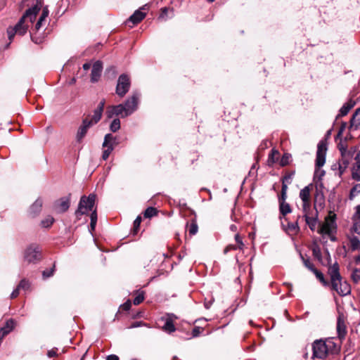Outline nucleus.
<instances>
[{"label":"nucleus","mask_w":360,"mask_h":360,"mask_svg":"<svg viewBox=\"0 0 360 360\" xmlns=\"http://www.w3.org/2000/svg\"><path fill=\"white\" fill-rule=\"evenodd\" d=\"M53 221L54 219L51 216H48L46 219L41 221V224L43 227L48 228L53 224Z\"/></svg>","instance_id":"2f4dec72"},{"label":"nucleus","mask_w":360,"mask_h":360,"mask_svg":"<svg viewBox=\"0 0 360 360\" xmlns=\"http://www.w3.org/2000/svg\"><path fill=\"white\" fill-rule=\"evenodd\" d=\"M293 176H294V173H288L284 176L282 181L290 184L292 181Z\"/></svg>","instance_id":"37998d69"},{"label":"nucleus","mask_w":360,"mask_h":360,"mask_svg":"<svg viewBox=\"0 0 360 360\" xmlns=\"http://www.w3.org/2000/svg\"><path fill=\"white\" fill-rule=\"evenodd\" d=\"M214 302V299H211L209 301H207L205 300V302H204V306L206 309H210V307H211V305Z\"/></svg>","instance_id":"052dcab7"},{"label":"nucleus","mask_w":360,"mask_h":360,"mask_svg":"<svg viewBox=\"0 0 360 360\" xmlns=\"http://www.w3.org/2000/svg\"><path fill=\"white\" fill-rule=\"evenodd\" d=\"M279 210L281 214L283 216L291 212V208L288 203L285 202H279Z\"/></svg>","instance_id":"a878e982"},{"label":"nucleus","mask_w":360,"mask_h":360,"mask_svg":"<svg viewBox=\"0 0 360 360\" xmlns=\"http://www.w3.org/2000/svg\"><path fill=\"white\" fill-rule=\"evenodd\" d=\"M106 149H105L103 152L102 158L105 160L108 158L110 154L113 150V148L112 145L109 146L108 147H105Z\"/></svg>","instance_id":"f704fd0d"},{"label":"nucleus","mask_w":360,"mask_h":360,"mask_svg":"<svg viewBox=\"0 0 360 360\" xmlns=\"http://www.w3.org/2000/svg\"><path fill=\"white\" fill-rule=\"evenodd\" d=\"M41 259V250L38 245L31 244L25 250L24 259L28 263H36Z\"/></svg>","instance_id":"6e6552de"},{"label":"nucleus","mask_w":360,"mask_h":360,"mask_svg":"<svg viewBox=\"0 0 360 360\" xmlns=\"http://www.w3.org/2000/svg\"><path fill=\"white\" fill-rule=\"evenodd\" d=\"M346 169L347 168H344V165L339 164V172L340 176L345 172Z\"/></svg>","instance_id":"774afa93"},{"label":"nucleus","mask_w":360,"mask_h":360,"mask_svg":"<svg viewBox=\"0 0 360 360\" xmlns=\"http://www.w3.org/2000/svg\"><path fill=\"white\" fill-rule=\"evenodd\" d=\"M352 217L355 219H360V205L355 207V212Z\"/></svg>","instance_id":"8fccbe9b"},{"label":"nucleus","mask_w":360,"mask_h":360,"mask_svg":"<svg viewBox=\"0 0 360 360\" xmlns=\"http://www.w3.org/2000/svg\"><path fill=\"white\" fill-rule=\"evenodd\" d=\"M116 139L111 134H107L105 136L103 147H108L112 145V148L117 144Z\"/></svg>","instance_id":"b1692460"},{"label":"nucleus","mask_w":360,"mask_h":360,"mask_svg":"<svg viewBox=\"0 0 360 360\" xmlns=\"http://www.w3.org/2000/svg\"><path fill=\"white\" fill-rule=\"evenodd\" d=\"M353 225L351 227V233H356L360 235V219H355L352 217Z\"/></svg>","instance_id":"393cba45"},{"label":"nucleus","mask_w":360,"mask_h":360,"mask_svg":"<svg viewBox=\"0 0 360 360\" xmlns=\"http://www.w3.org/2000/svg\"><path fill=\"white\" fill-rule=\"evenodd\" d=\"M131 306V303L130 300L127 301L122 306V309L124 310H129Z\"/></svg>","instance_id":"4d7b16f0"},{"label":"nucleus","mask_w":360,"mask_h":360,"mask_svg":"<svg viewBox=\"0 0 360 360\" xmlns=\"http://www.w3.org/2000/svg\"><path fill=\"white\" fill-rule=\"evenodd\" d=\"M347 239L349 243V248L352 251L360 250V240L353 233L347 236Z\"/></svg>","instance_id":"5701e85b"},{"label":"nucleus","mask_w":360,"mask_h":360,"mask_svg":"<svg viewBox=\"0 0 360 360\" xmlns=\"http://www.w3.org/2000/svg\"><path fill=\"white\" fill-rule=\"evenodd\" d=\"M105 100H102L98 105L97 108L94 110V115H88L86 117L89 118V122L91 123V125L93 126L100 121L103 112Z\"/></svg>","instance_id":"ddd939ff"},{"label":"nucleus","mask_w":360,"mask_h":360,"mask_svg":"<svg viewBox=\"0 0 360 360\" xmlns=\"http://www.w3.org/2000/svg\"><path fill=\"white\" fill-rule=\"evenodd\" d=\"M141 222V217H137V218L134 221V229L135 231H136L137 229H139Z\"/></svg>","instance_id":"a18cd8bd"},{"label":"nucleus","mask_w":360,"mask_h":360,"mask_svg":"<svg viewBox=\"0 0 360 360\" xmlns=\"http://www.w3.org/2000/svg\"><path fill=\"white\" fill-rule=\"evenodd\" d=\"M342 158H348L352 156V153L348 150H344L341 153Z\"/></svg>","instance_id":"de8ad7c7"},{"label":"nucleus","mask_w":360,"mask_h":360,"mask_svg":"<svg viewBox=\"0 0 360 360\" xmlns=\"http://www.w3.org/2000/svg\"><path fill=\"white\" fill-rule=\"evenodd\" d=\"M156 214H157L156 209L154 207H148L144 212V217L146 218H150Z\"/></svg>","instance_id":"473e14b6"},{"label":"nucleus","mask_w":360,"mask_h":360,"mask_svg":"<svg viewBox=\"0 0 360 360\" xmlns=\"http://www.w3.org/2000/svg\"><path fill=\"white\" fill-rule=\"evenodd\" d=\"M176 317L174 314H169L165 319V323L162 327L164 331L171 333L176 330V328L174 325L173 321L174 319Z\"/></svg>","instance_id":"6ab92c4d"},{"label":"nucleus","mask_w":360,"mask_h":360,"mask_svg":"<svg viewBox=\"0 0 360 360\" xmlns=\"http://www.w3.org/2000/svg\"><path fill=\"white\" fill-rule=\"evenodd\" d=\"M110 129L112 132H116L120 129V120L118 118H115L112 120L110 124Z\"/></svg>","instance_id":"c756f323"},{"label":"nucleus","mask_w":360,"mask_h":360,"mask_svg":"<svg viewBox=\"0 0 360 360\" xmlns=\"http://www.w3.org/2000/svg\"><path fill=\"white\" fill-rule=\"evenodd\" d=\"M359 113H360V108H357L355 110L354 113L353 114L352 117V119L350 120L351 126L360 124V122H356V117H357V115Z\"/></svg>","instance_id":"c9c22d12"},{"label":"nucleus","mask_w":360,"mask_h":360,"mask_svg":"<svg viewBox=\"0 0 360 360\" xmlns=\"http://www.w3.org/2000/svg\"><path fill=\"white\" fill-rule=\"evenodd\" d=\"M288 162H289V156L287 155H283L281 159V165H283V166L286 165L288 164Z\"/></svg>","instance_id":"3c124183"},{"label":"nucleus","mask_w":360,"mask_h":360,"mask_svg":"<svg viewBox=\"0 0 360 360\" xmlns=\"http://www.w3.org/2000/svg\"><path fill=\"white\" fill-rule=\"evenodd\" d=\"M90 218H91V222L97 223V213H96V210L91 212Z\"/></svg>","instance_id":"864d4df0"},{"label":"nucleus","mask_w":360,"mask_h":360,"mask_svg":"<svg viewBox=\"0 0 360 360\" xmlns=\"http://www.w3.org/2000/svg\"><path fill=\"white\" fill-rule=\"evenodd\" d=\"M96 200V195L90 194L88 197L82 196L80 199L78 208L75 212L77 217L85 214L88 211H91Z\"/></svg>","instance_id":"0eeeda50"},{"label":"nucleus","mask_w":360,"mask_h":360,"mask_svg":"<svg viewBox=\"0 0 360 360\" xmlns=\"http://www.w3.org/2000/svg\"><path fill=\"white\" fill-rule=\"evenodd\" d=\"M27 1H32V6L25 11L15 27H8L7 30L10 41L12 40L15 34L24 35L26 33L29 27V22L32 23L35 20L36 16L40 11L43 4V0H27Z\"/></svg>","instance_id":"f257e3e1"},{"label":"nucleus","mask_w":360,"mask_h":360,"mask_svg":"<svg viewBox=\"0 0 360 360\" xmlns=\"http://www.w3.org/2000/svg\"><path fill=\"white\" fill-rule=\"evenodd\" d=\"M19 290L20 289L17 287L11 293V297L15 298L19 295Z\"/></svg>","instance_id":"e2e57ef3"},{"label":"nucleus","mask_w":360,"mask_h":360,"mask_svg":"<svg viewBox=\"0 0 360 360\" xmlns=\"http://www.w3.org/2000/svg\"><path fill=\"white\" fill-rule=\"evenodd\" d=\"M42 205V200L40 198L37 199L35 202L30 207V216L32 217H35L36 216H37L41 210Z\"/></svg>","instance_id":"a211bd4d"},{"label":"nucleus","mask_w":360,"mask_h":360,"mask_svg":"<svg viewBox=\"0 0 360 360\" xmlns=\"http://www.w3.org/2000/svg\"><path fill=\"white\" fill-rule=\"evenodd\" d=\"M235 239H236V243H238L237 246L238 247V249L243 250L244 244L243 243L241 238L240 237V236L238 234H236L235 236Z\"/></svg>","instance_id":"c03bdc74"},{"label":"nucleus","mask_w":360,"mask_h":360,"mask_svg":"<svg viewBox=\"0 0 360 360\" xmlns=\"http://www.w3.org/2000/svg\"><path fill=\"white\" fill-rule=\"evenodd\" d=\"M140 96L138 91H134L123 104L108 106L106 110L107 117L112 118L116 115L123 118L131 115L138 109Z\"/></svg>","instance_id":"f03ea898"},{"label":"nucleus","mask_w":360,"mask_h":360,"mask_svg":"<svg viewBox=\"0 0 360 360\" xmlns=\"http://www.w3.org/2000/svg\"><path fill=\"white\" fill-rule=\"evenodd\" d=\"M337 229L336 214L330 212L325 218L324 222L321 225L318 233L322 235H328L332 241H335L336 238L333 236Z\"/></svg>","instance_id":"39448f33"},{"label":"nucleus","mask_w":360,"mask_h":360,"mask_svg":"<svg viewBox=\"0 0 360 360\" xmlns=\"http://www.w3.org/2000/svg\"><path fill=\"white\" fill-rule=\"evenodd\" d=\"M360 193V184H355L350 190L349 200H353L354 197Z\"/></svg>","instance_id":"c85d7f7f"},{"label":"nucleus","mask_w":360,"mask_h":360,"mask_svg":"<svg viewBox=\"0 0 360 360\" xmlns=\"http://www.w3.org/2000/svg\"><path fill=\"white\" fill-rule=\"evenodd\" d=\"M303 217L306 221V224L309 226L311 231H315L318 222V212L316 210L314 213L313 210L302 211Z\"/></svg>","instance_id":"f8f14e48"},{"label":"nucleus","mask_w":360,"mask_h":360,"mask_svg":"<svg viewBox=\"0 0 360 360\" xmlns=\"http://www.w3.org/2000/svg\"><path fill=\"white\" fill-rule=\"evenodd\" d=\"M286 230L288 233H297L300 231V227L297 221L288 223Z\"/></svg>","instance_id":"cd10ccee"},{"label":"nucleus","mask_w":360,"mask_h":360,"mask_svg":"<svg viewBox=\"0 0 360 360\" xmlns=\"http://www.w3.org/2000/svg\"><path fill=\"white\" fill-rule=\"evenodd\" d=\"M314 274H315L317 279L323 284L324 286H330V283H329L327 280L325 279L323 274L318 271L317 269L314 270Z\"/></svg>","instance_id":"bb28decb"},{"label":"nucleus","mask_w":360,"mask_h":360,"mask_svg":"<svg viewBox=\"0 0 360 360\" xmlns=\"http://www.w3.org/2000/svg\"><path fill=\"white\" fill-rule=\"evenodd\" d=\"M15 323L13 319L6 321L5 326L0 328V340L7 335L14 328Z\"/></svg>","instance_id":"412c9836"},{"label":"nucleus","mask_w":360,"mask_h":360,"mask_svg":"<svg viewBox=\"0 0 360 360\" xmlns=\"http://www.w3.org/2000/svg\"><path fill=\"white\" fill-rule=\"evenodd\" d=\"M355 104H356L355 101H354L352 99H349L340 109L339 113L337 115L336 118L347 115L348 114V112H349V110L355 105Z\"/></svg>","instance_id":"4be33fe9"},{"label":"nucleus","mask_w":360,"mask_h":360,"mask_svg":"<svg viewBox=\"0 0 360 360\" xmlns=\"http://www.w3.org/2000/svg\"><path fill=\"white\" fill-rule=\"evenodd\" d=\"M91 126L92 125H91V123L89 122L88 117H86L82 120V124L79 127L76 136L77 141L80 142L82 140V139L85 136L89 128H90Z\"/></svg>","instance_id":"dca6fc26"},{"label":"nucleus","mask_w":360,"mask_h":360,"mask_svg":"<svg viewBox=\"0 0 360 360\" xmlns=\"http://www.w3.org/2000/svg\"><path fill=\"white\" fill-rule=\"evenodd\" d=\"M103 70V64L100 60L95 62L92 66L91 81L96 82L101 77Z\"/></svg>","instance_id":"f3484780"},{"label":"nucleus","mask_w":360,"mask_h":360,"mask_svg":"<svg viewBox=\"0 0 360 360\" xmlns=\"http://www.w3.org/2000/svg\"><path fill=\"white\" fill-rule=\"evenodd\" d=\"M349 159L350 158H342L339 164L344 165V168H347L349 162Z\"/></svg>","instance_id":"09e8293b"},{"label":"nucleus","mask_w":360,"mask_h":360,"mask_svg":"<svg viewBox=\"0 0 360 360\" xmlns=\"http://www.w3.org/2000/svg\"><path fill=\"white\" fill-rule=\"evenodd\" d=\"M70 203V196L61 198L54 202V210L58 213L65 212L69 209Z\"/></svg>","instance_id":"4468645a"},{"label":"nucleus","mask_w":360,"mask_h":360,"mask_svg":"<svg viewBox=\"0 0 360 360\" xmlns=\"http://www.w3.org/2000/svg\"><path fill=\"white\" fill-rule=\"evenodd\" d=\"M337 332L340 338H345L347 333V328L342 316H339L337 321Z\"/></svg>","instance_id":"aec40b11"},{"label":"nucleus","mask_w":360,"mask_h":360,"mask_svg":"<svg viewBox=\"0 0 360 360\" xmlns=\"http://www.w3.org/2000/svg\"><path fill=\"white\" fill-rule=\"evenodd\" d=\"M351 278L354 283H357L360 281V269H354L352 271Z\"/></svg>","instance_id":"72a5a7b5"},{"label":"nucleus","mask_w":360,"mask_h":360,"mask_svg":"<svg viewBox=\"0 0 360 360\" xmlns=\"http://www.w3.org/2000/svg\"><path fill=\"white\" fill-rule=\"evenodd\" d=\"M288 184L285 182L282 181V188H281V192H287L288 190Z\"/></svg>","instance_id":"338daca9"},{"label":"nucleus","mask_w":360,"mask_h":360,"mask_svg":"<svg viewBox=\"0 0 360 360\" xmlns=\"http://www.w3.org/2000/svg\"><path fill=\"white\" fill-rule=\"evenodd\" d=\"M57 350H58L57 348H53V349L49 350L47 353L48 356L51 358V357L56 356Z\"/></svg>","instance_id":"5fc2aeb1"},{"label":"nucleus","mask_w":360,"mask_h":360,"mask_svg":"<svg viewBox=\"0 0 360 360\" xmlns=\"http://www.w3.org/2000/svg\"><path fill=\"white\" fill-rule=\"evenodd\" d=\"M238 249V247L235 245H229L224 249V253H227L228 252L232 250H237Z\"/></svg>","instance_id":"603ef678"},{"label":"nucleus","mask_w":360,"mask_h":360,"mask_svg":"<svg viewBox=\"0 0 360 360\" xmlns=\"http://www.w3.org/2000/svg\"><path fill=\"white\" fill-rule=\"evenodd\" d=\"M198 230V227L197 224L195 223V221H193L189 226V229H188L189 233L191 235H195L197 233Z\"/></svg>","instance_id":"e433bc0d"},{"label":"nucleus","mask_w":360,"mask_h":360,"mask_svg":"<svg viewBox=\"0 0 360 360\" xmlns=\"http://www.w3.org/2000/svg\"><path fill=\"white\" fill-rule=\"evenodd\" d=\"M351 176L352 179L360 181V151L354 158V162L351 167Z\"/></svg>","instance_id":"2eb2a0df"},{"label":"nucleus","mask_w":360,"mask_h":360,"mask_svg":"<svg viewBox=\"0 0 360 360\" xmlns=\"http://www.w3.org/2000/svg\"><path fill=\"white\" fill-rule=\"evenodd\" d=\"M335 344L331 340H316L312 344V358L324 359L332 351Z\"/></svg>","instance_id":"20e7f679"},{"label":"nucleus","mask_w":360,"mask_h":360,"mask_svg":"<svg viewBox=\"0 0 360 360\" xmlns=\"http://www.w3.org/2000/svg\"><path fill=\"white\" fill-rule=\"evenodd\" d=\"M53 272H54V266L49 270H44L42 272L43 278H47L52 276L53 275Z\"/></svg>","instance_id":"79ce46f5"},{"label":"nucleus","mask_w":360,"mask_h":360,"mask_svg":"<svg viewBox=\"0 0 360 360\" xmlns=\"http://www.w3.org/2000/svg\"><path fill=\"white\" fill-rule=\"evenodd\" d=\"M144 300V292L139 291L137 292L136 296L134 297L133 300V303L134 305H138L141 303Z\"/></svg>","instance_id":"7c9ffc66"},{"label":"nucleus","mask_w":360,"mask_h":360,"mask_svg":"<svg viewBox=\"0 0 360 360\" xmlns=\"http://www.w3.org/2000/svg\"><path fill=\"white\" fill-rule=\"evenodd\" d=\"M200 328L199 327H195L193 329V331H192V335L193 337H197L200 335Z\"/></svg>","instance_id":"6e6d98bb"},{"label":"nucleus","mask_w":360,"mask_h":360,"mask_svg":"<svg viewBox=\"0 0 360 360\" xmlns=\"http://www.w3.org/2000/svg\"><path fill=\"white\" fill-rule=\"evenodd\" d=\"M96 225V222H91L90 223L89 231L91 232V234H92V232L95 230Z\"/></svg>","instance_id":"69168bd1"},{"label":"nucleus","mask_w":360,"mask_h":360,"mask_svg":"<svg viewBox=\"0 0 360 360\" xmlns=\"http://www.w3.org/2000/svg\"><path fill=\"white\" fill-rule=\"evenodd\" d=\"M106 360H119V357L117 355L111 354L107 356Z\"/></svg>","instance_id":"0e129e2a"},{"label":"nucleus","mask_w":360,"mask_h":360,"mask_svg":"<svg viewBox=\"0 0 360 360\" xmlns=\"http://www.w3.org/2000/svg\"><path fill=\"white\" fill-rule=\"evenodd\" d=\"M327 151V143L325 141H321L317 146L316 157V170L314 176L321 179L325 174V171L320 168L323 167L326 162V155Z\"/></svg>","instance_id":"423d86ee"},{"label":"nucleus","mask_w":360,"mask_h":360,"mask_svg":"<svg viewBox=\"0 0 360 360\" xmlns=\"http://www.w3.org/2000/svg\"><path fill=\"white\" fill-rule=\"evenodd\" d=\"M339 271V265L337 262L329 266L328 273L330 278V288L340 296H345L351 292V288L347 282L342 281Z\"/></svg>","instance_id":"7ed1b4c3"},{"label":"nucleus","mask_w":360,"mask_h":360,"mask_svg":"<svg viewBox=\"0 0 360 360\" xmlns=\"http://www.w3.org/2000/svg\"><path fill=\"white\" fill-rule=\"evenodd\" d=\"M279 153L276 150H272L271 154L269 157V161H271V162H274L278 158Z\"/></svg>","instance_id":"ea45409f"},{"label":"nucleus","mask_w":360,"mask_h":360,"mask_svg":"<svg viewBox=\"0 0 360 360\" xmlns=\"http://www.w3.org/2000/svg\"><path fill=\"white\" fill-rule=\"evenodd\" d=\"M46 20L39 18L38 21L34 25V30L39 31L43 26L45 25Z\"/></svg>","instance_id":"a19ab883"},{"label":"nucleus","mask_w":360,"mask_h":360,"mask_svg":"<svg viewBox=\"0 0 360 360\" xmlns=\"http://www.w3.org/2000/svg\"><path fill=\"white\" fill-rule=\"evenodd\" d=\"M131 81L129 77L126 74H122L118 77L115 92L117 96L122 98L129 91Z\"/></svg>","instance_id":"1a4fd4ad"},{"label":"nucleus","mask_w":360,"mask_h":360,"mask_svg":"<svg viewBox=\"0 0 360 360\" xmlns=\"http://www.w3.org/2000/svg\"><path fill=\"white\" fill-rule=\"evenodd\" d=\"M311 186L304 187L300 192V198L302 201V211L311 210Z\"/></svg>","instance_id":"9d476101"},{"label":"nucleus","mask_w":360,"mask_h":360,"mask_svg":"<svg viewBox=\"0 0 360 360\" xmlns=\"http://www.w3.org/2000/svg\"><path fill=\"white\" fill-rule=\"evenodd\" d=\"M167 11H168V8H166V7H164L162 8V13L160 15V18H165V16L167 15Z\"/></svg>","instance_id":"bf43d9fd"},{"label":"nucleus","mask_w":360,"mask_h":360,"mask_svg":"<svg viewBox=\"0 0 360 360\" xmlns=\"http://www.w3.org/2000/svg\"><path fill=\"white\" fill-rule=\"evenodd\" d=\"M150 5L146 4L139 10H136L128 19V23H132V25L140 22L146 16V11L149 9Z\"/></svg>","instance_id":"9b49d317"},{"label":"nucleus","mask_w":360,"mask_h":360,"mask_svg":"<svg viewBox=\"0 0 360 360\" xmlns=\"http://www.w3.org/2000/svg\"><path fill=\"white\" fill-rule=\"evenodd\" d=\"M302 259L303 260L304 266L311 270L312 272L314 271L316 269L314 268V264L311 262V261L309 259H304L303 257H302Z\"/></svg>","instance_id":"4c0bfd02"},{"label":"nucleus","mask_w":360,"mask_h":360,"mask_svg":"<svg viewBox=\"0 0 360 360\" xmlns=\"http://www.w3.org/2000/svg\"><path fill=\"white\" fill-rule=\"evenodd\" d=\"M49 9H48V8L46 6V7H44V8H43V10H42V13H41V15H40V17H39V18H42V19H44V20H46V18H47V17H48V15H49Z\"/></svg>","instance_id":"49530a36"},{"label":"nucleus","mask_w":360,"mask_h":360,"mask_svg":"<svg viewBox=\"0 0 360 360\" xmlns=\"http://www.w3.org/2000/svg\"><path fill=\"white\" fill-rule=\"evenodd\" d=\"M287 198V192H281V196L278 198L279 202H285Z\"/></svg>","instance_id":"13d9d810"},{"label":"nucleus","mask_w":360,"mask_h":360,"mask_svg":"<svg viewBox=\"0 0 360 360\" xmlns=\"http://www.w3.org/2000/svg\"><path fill=\"white\" fill-rule=\"evenodd\" d=\"M30 283L29 281H26L25 279H22L20 283L18 284V285L17 286L20 290V289H23V290H27L29 289L30 288Z\"/></svg>","instance_id":"58836bf2"},{"label":"nucleus","mask_w":360,"mask_h":360,"mask_svg":"<svg viewBox=\"0 0 360 360\" xmlns=\"http://www.w3.org/2000/svg\"><path fill=\"white\" fill-rule=\"evenodd\" d=\"M346 124H347L346 122H343L342 124V125H341V127H340V128L339 129V131L338 133V136H341L342 134V133H343V131H344V130H345V129L346 127Z\"/></svg>","instance_id":"680f3d73"}]
</instances>
